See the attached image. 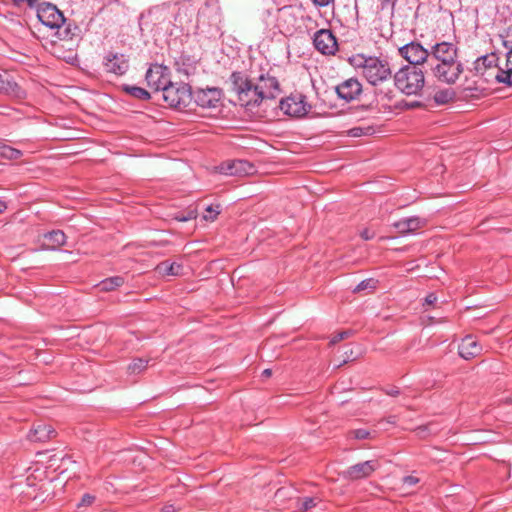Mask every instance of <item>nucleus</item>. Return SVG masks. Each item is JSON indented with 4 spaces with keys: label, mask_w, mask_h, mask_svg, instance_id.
I'll list each match as a JSON object with an SVG mask.
<instances>
[{
    "label": "nucleus",
    "mask_w": 512,
    "mask_h": 512,
    "mask_svg": "<svg viewBox=\"0 0 512 512\" xmlns=\"http://www.w3.org/2000/svg\"><path fill=\"white\" fill-rule=\"evenodd\" d=\"M351 434L358 440L367 439L370 436V432L366 429H356L351 431Z\"/></svg>",
    "instance_id": "nucleus-38"
},
{
    "label": "nucleus",
    "mask_w": 512,
    "mask_h": 512,
    "mask_svg": "<svg viewBox=\"0 0 512 512\" xmlns=\"http://www.w3.org/2000/svg\"><path fill=\"white\" fill-rule=\"evenodd\" d=\"M95 501V496L91 495V494H84L82 496V499L80 501V503L78 504V507H81V506H89L91 505L93 502Z\"/></svg>",
    "instance_id": "nucleus-40"
},
{
    "label": "nucleus",
    "mask_w": 512,
    "mask_h": 512,
    "mask_svg": "<svg viewBox=\"0 0 512 512\" xmlns=\"http://www.w3.org/2000/svg\"><path fill=\"white\" fill-rule=\"evenodd\" d=\"M320 501L317 497H305V498H298L297 499V508L301 512H306L318 504Z\"/></svg>",
    "instance_id": "nucleus-28"
},
{
    "label": "nucleus",
    "mask_w": 512,
    "mask_h": 512,
    "mask_svg": "<svg viewBox=\"0 0 512 512\" xmlns=\"http://www.w3.org/2000/svg\"><path fill=\"white\" fill-rule=\"evenodd\" d=\"M148 360L143 358L134 359L128 366V372L131 374H139L147 368Z\"/></svg>",
    "instance_id": "nucleus-30"
},
{
    "label": "nucleus",
    "mask_w": 512,
    "mask_h": 512,
    "mask_svg": "<svg viewBox=\"0 0 512 512\" xmlns=\"http://www.w3.org/2000/svg\"><path fill=\"white\" fill-rule=\"evenodd\" d=\"M125 280L122 276H113L102 280L97 286L101 291H113L124 284Z\"/></svg>",
    "instance_id": "nucleus-24"
},
{
    "label": "nucleus",
    "mask_w": 512,
    "mask_h": 512,
    "mask_svg": "<svg viewBox=\"0 0 512 512\" xmlns=\"http://www.w3.org/2000/svg\"><path fill=\"white\" fill-rule=\"evenodd\" d=\"M399 55L404 58L409 65L417 66L428 63L430 54L419 42L411 41L398 49Z\"/></svg>",
    "instance_id": "nucleus-8"
},
{
    "label": "nucleus",
    "mask_w": 512,
    "mask_h": 512,
    "mask_svg": "<svg viewBox=\"0 0 512 512\" xmlns=\"http://www.w3.org/2000/svg\"><path fill=\"white\" fill-rule=\"evenodd\" d=\"M0 93L16 98H22L25 92L7 71H0Z\"/></svg>",
    "instance_id": "nucleus-17"
},
{
    "label": "nucleus",
    "mask_w": 512,
    "mask_h": 512,
    "mask_svg": "<svg viewBox=\"0 0 512 512\" xmlns=\"http://www.w3.org/2000/svg\"><path fill=\"white\" fill-rule=\"evenodd\" d=\"M37 17L43 25L51 29H59L65 23L63 13L56 5L49 2H43L38 5Z\"/></svg>",
    "instance_id": "nucleus-7"
},
{
    "label": "nucleus",
    "mask_w": 512,
    "mask_h": 512,
    "mask_svg": "<svg viewBox=\"0 0 512 512\" xmlns=\"http://www.w3.org/2000/svg\"><path fill=\"white\" fill-rule=\"evenodd\" d=\"M432 75L440 82L454 84L464 72L461 62L452 61L448 63H435L430 66Z\"/></svg>",
    "instance_id": "nucleus-5"
},
{
    "label": "nucleus",
    "mask_w": 512,
    "mask_h": 512,
    "mask_svg": "<svg viewBox=\"0 0 512 512\" xmlns=\"http://www.w3.org/2000/svg\"><path fill=\"white\" fill-rule=\"evenodd\" d=\"M55 433V430L48 424L38 423L28 433L27 437L32 442H46Z\"/></svg>",
    "instance_id": "nucleus-20"
},
{
    "label": "nucleus",
    "mask_w": 512,
    "mask_h": 512,
    "mask_svg": "<svg viewBox=\"0 0 512 512\" xmlns=\"http://www.w3.org/2000/svg\"><path fill=\"white\" fill-rule=\"evenodd\" d=\"M0 156L9 160H16L22 156V152L7 144L0 143Z\"/></svg>",
    "instance_id": "nucleus-27"
},
{
    "label": "nucleus",
    "mask_w": 512,
    "mask_h": 512,
    "mask_svg": "<svg viewBox=\"0 0 512 512\" xmlns=\"http://www.w3.org/2000/svg\"><path fill=\"white\" fill-rule=\"evenodd\" d=\"M459 355L465 359H472L480 354V346L476 337L472 335H467L461 341V344L458 347Z\"/></svg>",
    "instance_id": "nucleus-19"
},
{
    "label": "nucleus",
    "mask_w": 512,
    "mask_h": 512,
    "mask_svg": "<svg viewBox=\"0 0 512 512\" xmlns=\"http://www.w3.org/2000/svg\"><path fill=\"white\" fill-rule=\"evenodd\" d=\"M6 209H7L6 202L0 199V214L3 213Z\"/></svg>",
    "instance_id": "nucleus-49"
},
{
    "label": "nucleus",
    "mask_w": 512,
    "mask_h": 512,
    "mask_svg": "<svg viewBox=\"0 0 512 512\" xmlns=\"http://www.w3.org/2000/svg\"><path fill=\"white\" fill-rule=\"evenodd\" d=\"M426 430V427H419L417 428V432L418 434H421L422 432H424Z\"/></svg>",
    "instance_id": "nucleus-53"
},
{
    "label": "nucleus",
    "mask_w": 512,
    "mask_h": 512,
    "mask_svg": "<svg viewBox=\"0 0 512 512\" xmlns=\"http://www.w3.org/2000/svg\"><path fill=\"white\" fill-rule=\"evenodd\" d=\"M437 296L435 293H430L425 297V304L426 305H433L437 302Z\"/></svg>",
    "instance_id": "nucleus-43"
},
{
    "label": "nucleus",
    "mask_w": 512,
    "mask_h": 512,
    "mask_svg": "<svg viewBox=\"0 0 512 512\" xmlns=\"http://www.w3.org/2000/svg\"><path fill=\"white\" fill-rule=\"evenodd\" d=\"M222 92L220 89L212 87L206 89H197L192 92V100L197 106L204 109L216 108L221 100Z\"/></svg>",
    "instance_id": "nucleus-12"
},
{
    "label": "nucleus",
    "mask_w": 512,
    "mask_h": 512,
    "mask_svg": "<svg viewBox=\"0 0 512 512\" xmlns=\"http://www.w3.org/2000/svg\"><path fill=\"white\" fill-rule=\"evenodd\" d=\"M123 90L129 95L140 99V100H148L150 99V94L144 88L133 86V85H124Z\"/></svg>",
    "instance_id": "nucleus-26"
},
{
    "label": "nucleus",
    "mask_w": 512,
    "mask_h": 512,
    "mask_svg": "<svg viewBox=\"0 0 512 512\" xmlns=\"http://www.w3.org/2000/svg\"><path fill=\"white\" fill-rule=\"evenodd\" d=\"M181 266L176 263L164 261L156 266V271L163 276H176L179 274Z\"/></svg>",
    "instance_id": "nucleus-25"
},
{
    "label": "nucleus",
    "mask_w": 512,
    "mask_h": 512,
    "mask_svg": "<svg viewBox=\"0 0 512 512\" xmlns=\"http://www.w3.org/2000/svg\"><path fill=\"white\" fill-rule=\"evenodd\" d=\"M271 374H272L271 369H265V370L262 372V376H264V377H266V378H267V377H270V376H271Z\"/></svg>",
    "instance_id": "nucleus-50"
},
{
    "label": "nucleus",
    "mask_w": 512,
    "mask_h": 512,
    "mask_svg": "<svg viewBox=\"0 0 512 512\" xmlns=\"http://www.w3.org/2000/svg\"><path fill=\"white\" fill-rule=\"evenodd\" d=\"M360 236H361L364 240H370V239L374 238L375 233H374V232L369 231L368 229H364V230L360 233Z\"/></svg>",
    "instance_id": "nucleus-44"
},
{
    "label": "nucleus",
    "mask_w": 512,
    "mask_h": 512,
    "mask_svg": "<svg viewBox=\"0 0 512 512\" xmlns=\"http://www.w3.org/2000/svg\"><path fill=\"white\" fill-rule=\"evenodd\" d=\"M392 93V91H389L388 93H380L378 94V96H382V97H387L388 99L391 98L390 94Z\"/></svg>",
    "instance_id": "nucleus-52"
},
{
    "label": "nucleus",
    "mask_w": 512,
    "mask_h": 512,
    "mask_svg": "<svg viewBox=\"0 0 512 512\" xmlns=\"http://www.w3.org/2000/svg\"><path fill=\"white\" fill-rule=\"evenodd\" d=\"M335 91L339 98L351 102L362 93V84L357 78H349L338 84Z\"/></svg>",
    "instance_id": "nucleus-15"
},
{
    "label": "nucleus",
    "mask_w": 512,
    "mask_h": 512,
    "mask_svg": "<svg viewBox=\"0 0 512 512\" xmlns=\"http://www.w3.org/2000/svg\"><path fill=\"white\" fill-rule=\"evenodd\" d=\"M350 332L349 331H342V332H338L336 333L330 340V344L334 345L338 342H340L341 340L343 339H346L348 336H349Z\"/></svg>",
    "instance_id": "nucleus-39"
},
{
    "label": "nucleus",
    "mask_w": 512,
    "mask_h": 512,
    "mask_svg": "<svg viewBox=\"0 0 512 512\" xmlns=\"http://www.w3.org/2000/svg\"><path fill=\"white\" fill-rule=\"evenodd\" d=\"M372 128H362V127H353L349 130V135L352 137H361L363 135H368L372 133Z\"/></svg>",
    "instance_id": "nucleus-34"
},
{
    "label": "nucleus",
    "mask_w": 512,
    "mask_h": 512,
    "mask_svg": "<svg viewBox=\"0 0 512 512\" xmlns=\"http://www.w3.org/2000/svg\"><path fill=\"white\" fill-rule=\"evenodd\" d=\"M378 466V462L373 460L357 463L343 471L342 477L351 481L366 478L370 476Z\"/></svg>",
    "instance_id": "nucleus-14"
},
{
    "label": "nucleus",
    "mask_w": 512,
    "mask_h": 512,
    "mask_svg": "<svg viewBox=\"0 0 512 512\" xmlns=\"http://www.w3.org/2000/svg\"><path fill=\"white\" fill-rule=\"evenodd\" d=\"M334 0H312V2L319 7H326L330 3H332Z\"/></svg>",
    "instance_id": "nucleus-45"
},
{
    "label": "nucleus",
    "mask_w": 512,
    "mask_h": 512,
    "mask_svg": "<svg viewBox=\"0 0 512 512\" xmlns=\"http://www.w3.org/2000/svg\"><path fill=\"white\" fill-rule=\"evenodd\" d=\"M351 62L356 68L361 69L363 77L371 85L382 84L392 77V70L386 58L358 54Z\"/></svg>",
    "instance_id": "nucleus-2"
},
{
    "label": "nucleus",
    "mask_w": 512,
    "mask_h": 512,
    "mask_svg": "<svg viewBox=\"0 0 512 512\" xmlns=\"http://www.w3.org/2000/svg\"><path fill=\"white\" fill-rule=\"evenodd\" d=\"M176 510L174 504H166L162 507L161 512H176Z\"/></svg>",
    "instance_id": "nucleus-46"
},
{
    "label": "nucleus",
    "mask_w": 512,
    "mask_h": 512,
    "mask_svg": "<svg viewBox=\"0 0 512 512\" xmlns=\"http://www.w3.org/2000/svg\"><path fill=\"white\" fill-rule=\"evenodd\" d=\"M232 90L242 106L256 107L266 99H275L281 92L278 79L270 73L260 74L257 83L252 82L243 72L230 76Z\"/></svg>",
    "instance_id": "nucleus-1"
},
{
    "label": "nucleus",
    "mask_w": 512,
    "mask_h": 512,
    "mask_svg": "<svg viewBox=\"0 0 512 512\" xmlns=\"http://www.w3.org/2000/svg\"><path fill=\"white\" fill-rule=\"evenodd\" d=\"M197 217V213L194 210L188 211L185 215L183 213H179L175 216V219L179 222H187Z\"/></svg>",
    "instance_id": "nucleus-36"
},
{
    "label": "nucleus",
    "mask_w": 512,
    "mask_h": 512,
    "mask_svg": "<svg viewBox=\"0 0 512 512\" xmlns=\"http://www.w3.org/2000/svg\"><path fill=\"white\" fill-rule=\"evenodd\" d=\"M402 482H403V485H405L407 487H411V486L416 485L419 482V479L413 475H408L402 479Z\"/></svg>",
    "instance_id": "nucleus-41"
},
{
    "label": "nucleus",
    "mask_w": 512,
    "mask_h": 512,
    "mask_svg": "<svg viewBox=\"0 0 512 512\" xmlns=\"http://www.w3.org/2000/svg\"><path fill=\"white\" fill-rule=\"evenodd\" d=\"M282 492H283V489H279V490H277V492H276V496H280V495L282 494Z\"/></svg>",
    "instance_id": "nucleus-54"
},
{
    "label": "nucleus",
    "mask_w": 512,
    "mask_h": 512,
    "mask_svg": "<svg viewBox=\"0 0 512 512\" xmlns=\"http://www.w3.org/2000/svg\"><path fill=\"white\" fill-rule=\"evenodd\" d=\"M498 41L507 49H512V27H509L504 34L498 35Z\"/></svg>",
    "instance_id": "nucleus-33"
},
{
    "label": "nucleus",
    "mask_w": 512,
    "mask_h": 512,
    "mask_svg": "<svg viewBox=\"0 0 512 512\" xmlns=\"http://www.w3.org/2000/svg\"><path fill=\"white\" fill-rule=\"evenodd\" d=\"M488 441H489L488 439H484V440L482 439V443L488 442Z\"/></svg>",
    "instance_id": "nucleus-56"
},
{
    "label": "nucleus",
    "mask_w": 512,
    "mask_h": 512,
    "mask_svg": "<svg viewBox=\"0 0 512 512\" xmlns=\"http://www.w3.org/2000/svg\"><path fill=\"white\" fill-rule=\"evenodd\" d=\"M184 73H185L186 75H189V73H190V68L184 69Z\"/></svg>",
    "instance_id": "nucleus-55"
},
{
    "label": "nucleus",
    "mask_w": 512,
    "mask_h": 512,
    "mask_svg": "<svg viewBox=\"0 0 512 512\" xmlns=\"http://www.w3.org/2000/svg\"><path fill=\"white\" fill-rule=\"evenodd\" d=\"M44 238L48 241V247L52 250H56L66 243V235L61 230H53L44 235Z\"/></svg>",
    "instance_id": "nucleus-22"
},
{
    "label": "nucleus",
    "mask_w": 512,
    "mask_h": 512,
    "mask_svg": "<svg viewBox=\"0 0 512 512\" xmlns=\"http://www.w3.org/2000/svg\"><path fill=\"white\" fill-rule=\"evenodd\" d=\"M381 3L383 8L387 5H391L393 8L395 5V0H381Z\"/></svg>",
    "instance_id": "nucleus-48"
},
{
    "label": "nucleus",
    "mask_w": 512,
    "mask_h": 512,
    "mask_svg": "<svg viewBox=\"0 0 512 512\" xmlns=\"http://www.w3.org/2000/svg\"><path fill=\"white\" fill-rule=\"evenodd\" d=\"M498 61H499V56L495 51H493L489 54H486V55H482V66L484 68L499 67Z\"/></svg>",
    "instance_id": "nucleus-31"
},
{
    "label": "nucleus",
    "mask_w": 512,
    "mask_h": 512,
    "mask_svg": "<svg viewBox=\"0 0 512 512\" xmlns=\"http://www.w3.org/2000/svg\"><path fill=\"white\" fill-rule=\"evenodd\" d=\"M376 282L373 279H366L361 281L355 288L354 292H360L366 289H374L376 287Z\"/></svg>",
    "instance_id": "nucleus-35"
},
{
    "label": "nucleus",
    "mask_w": 512,
    "mask_h": 512,
    "mask_svg": "<svg viewBox=\"0 0 512 512\" xmlns=\"http://www.w3.org/2000/svg\"><path fill=\"white\" fill-rule=\"evenodd\" d=\"M425 223L426 221L424 219L417 216H411L394 222L393 227L397 229L400 234L406 235L420 229L425 225Z\"/></svg>",
    "instance_id": "nucleus-18"
},
{
    "label": "nucleus",
    "mask_w": 512,
    "mask_h": 512,
    "mask_svg": "<svg viewBox=\"0 0 512 512\" xmlns=\"http://www.w3.org/2000/svg\"><path fill=\"white\" fill-rule=\"evenodd\" d=\"M505 82L507 87H512V49L506 52Z\"/></svg>",
    "instance_id": "nucleus-32"
},
{
    "label": "nucleus",
    "mask_w": 512,
    "mask_h": 512,
    "mask_svg": "<svg viewBox=\"0 0 512 512\" xmlns=\"http://www.w3.org/2000/svg\"><path fill=\"white\" fill-rule=\"evenodd\" d=\"M163 100L174 108H185L192 100L191 87L185 83L169 82L162 91Z\"/></svg>",
    "instance_id": "nucleus-4"
},
{
    "label": "nucleus",
    "mask_w": 512,
    "mask_h": 512,
    "mask_svg": "<svg viewBox=\"0 0 512 512\" xmlns=\"http://www.w3.org/2000/svg\"><path fill=\"white\" fill-rule=\"evenodd\" d=\"M386 393L390 396H397V395H399L400 392L397 388H391V389L387 390Z\"/></svg>",
    "instance_id": "nucleus-47"
},
{
    "label": "nucleus",
    "mask_w": 512,
    "mask_h": 512,
    "mask_svg": "<svg viewBox=\"0 0 512 512\" xmlns=\"http://www.w3.org/2000/svg\"><path fill=\"white\" fill-rule=\"evenodd\" d=\"M219 171L230 176H248L256 172L255 166L247 160L236 159L222 163Z\"/></svg>",
    "instance_id": "nucleus-13"
},
{
    "label": "nucleus",
    "mask_w": 512,
    "mask_h": 512,
    "mask_svg": "<svg viewBox=\"0 0 512 512\" xmlns=\"http://www.w3.org/2000/svg\"><path fill=\"white\" fill-rule=\"evenodd\" d=\"M387 422L390 423V424H395L396 423V417L395 416H390L387 418Z\"/></svg>",
    "instance_id": "nucleus-51"
},
{
    "label": "nucleus",
    "mask_w": 512,
    "mask_h": 512,
    "mask_svg": "<svg viewBox=\"0 0 512 512\" xmlns=\"http://www.w3.org/2000/svg\"><path fill=\"white\" fill-rule=\"evenodd\" d=\"M145 79L149 88L163 91L170 82L169 69L161 64H153L147 70Z\"/></svg>",
    "instance_id": "nucleus-9"
},
{
    "label": "nucleus",
    "mask_w": 512,
    "mask_h": 512,
    "mask_svg": "<svg viewBox=\"0 0 512 512\" xmlns=\"http://www.w3.org/2000/svg\"><path fill=\"white\" fill-rule=\"evenodd\" d=\"M428 65L457 61V47L450 42H440L432 46Z\"/></svg>",
    "instance_id": "nucleus-10"
},
{
    "label": "nucleus",
    "mask_w": 512,
    "mask_h": 512,
    "mask_svg": "<svg viewBox=\"0 0 512 512\" xmlns=\"http://www.w3.org/2000/svg\"><path fill=\"white\" fill-rule=\"evenodd\" d=\"M506 69L501 67L484 68L482 71V81L495 82L506 86L505 82Z\"/></svg>",
    "instance_id": "nucleus-21"
},
{
    "label": "nucleus",
    "mask_w": 512,
    "mask_h": 512,
    "mask_svg": "<svg viewBox=\"0 0 512 512\" xmlns=\"http://www.w3.org/2000/svg\"><path fill=\"white\" fill-rule=\"evenodd\" d=\"M454 97H455V93L453 90L443 89V90H439L435 93L434 101L437 104L443 105V104H446V103L450 102L451 100H453Z\"/></svg>",
    "instance_id": "nucleus-29"
},
{
    "label": "nucleus",
    "mask_w": 512,
    "mask_h": 512,
    "mask_svg": "<svg viewBox=\"0 0 512 512\" xmlns=\"http://www.w3.org/2000/svg\"><path fill=\"white\" fill-rule=\"evenodd\" d=\"M206 212H207V214L204 215V219L213 221L217 217V215L220 213L219 206L218 205L216 207L208 206L206 208Z\"/></svg>",
    "instance_id": "nucleus-37"
},
{
    "label": "nucleus",
    "mask_w": 512,
    "mask_h": 512,
    "mask_svg": "<svg viewBox=\"0 0 512 512\" xmlns=\"http://www.w3.org/2000/svg\"><path fill=\"white\" fill-rule=\"evenodd\" d=\"M479 62H480V56L476 57L475 60L473 61L472 65L473 67L471 68H467V72L468 73H471L472 74V78H475V79H472V83L470 84L469 81V76L466 75L465 77V90H469V91H473V90H477V83H478V80H479V76L477 75V72L479 70Z\"/></svg>",
    "instance_id": "nucleus-23"
},
{
    "label": "nucleus",
    "mask_w": 512,
    "mask_h": 512,
    "mask_svg": "<svg viewBox=\"0 0 512 512\" xmlns=\"http://www.w3.org/2000/svg\"><path fill=\"white\" fill-rule=\"evenodd\" d=\"M279 107L284 114L297 118L305 116L311 109L306 96L301 93H294L282 99Z\"/></svg>",
    "instance_id": "nucleus-6"
},
{
    "label": "nucleus",
    "mask_w": 512,
    "mask_h": 512,
    "mask_svg": "<svg viewBox=\"0 0 512 512\" xmlns=\"http://www.w3.org/2000/svg\"><path fill=\"white\" fill-rule=\"evenodd\" d=\"M313 44L323 55H334L338 49L336 37L329 29L318 30L313 37Z\"/></svg>",
    "instance_id": "nucleus-11"
},
{
    "label": "nucleus",
    "mask_w": 512,
    "mask_h": 512,
    "mask_svg": "<svg viewBox=\"0 0 512 512\" xmlns=\"http://www.w3.org/2000/svg\"><path fill=\"white\" fill-rule=\"evenodd\" d=\"M104 66L107 72L120 76L128 70L129 62L124 54H113L110 52L104 58Z\"/></svg>",
    "instance_id": "nucleus-16"
},
{
    "label": "nucleus",
    "mask_w": 512,
    "mask_h": 512,
    "mask_svg": "<svg viewBox=\"0 0 512 512\" xmlns=\"http://www.w3.org/2000/svg\"><path fill=\"white\" fill-rule=\"evenodd\" d=\"M395 87L407 96H418L425 86L423 70L417 66H403L393 76Z\"/></svg>",
    "instance_id": "nucleus-3"
},
{
    "label": "nucleus",
    "mask_w": 512,
    "mask_h": 512,
    "mask_svg": "<svg viewBox=\"0 0 512 512\" xmlns=\"http://www.w3.org/2000/svg\"><path fill=\"white\" fill-rule=\"evenodd\" d=\"M11 1L16 6L27 4L29 7L35 6V4L37 2V0H11Z\"/></svg>",
    "instance_id": "nucleus-42"
}]
</instances>
